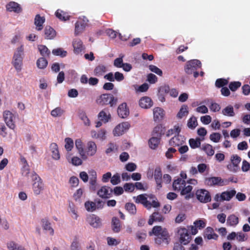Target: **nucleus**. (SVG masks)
Instances as JSON below:
<instances>
[{
	"instance_id": "nucleus-1",
	"label": "nucleus",
	"mask_w": 250,
	"mask_h": 250,
	"mask_svg": "<svg viewBox=\"0 0 250 250\" xmlns=\"http://www.w3.org/2000/svg\"><path fill=\"white\" fill-rule=\"evenodd\" d=\"M155 236V243L158 245L165 244L166 245L169 244L170 241V235L166 229H162L161 226H154L151 231L149 232V235Z\"/></svg>"
},
{
	"instance_id": "nucleus-2",
	"label": "nucleus",
	"mask_w": 250,
	"mask_h": 250,
	"mask_svg": "<svg viewBox=\"0 0 250 250\" xmlns=\"http://www.w3.org/2000/svg\"><path fill=\"white\" fill-rule=\"evenodd\" d=\"M22 171V175L25 176H30L32 180V189L34 193L39 195L44 190V184L41 177L34 171L30 174L29 169L24 167Z\"/></svg>"
},
{
	"instance_id": "nucleus-3",
	"label": "nucleus",
	"mask_w": 250,
	"mask_h": 250,
	"mask_svg": "<svg viewBox=\"0 0 250 250\" xmlns=\"http://www.w3.org/2000/svg\"><path fill=\"white\" fill-rule=\"evenodd\" d=\"M23 55V47L21 45L17 48L16 52L14 53L13 57L12 64L16 69V70L20 72L21 70L22 65V61Z\"/></svg>"
},
{
	"instance_id": "nucleus-4",
	"label": "nucleus",
	"mask_w": 250,
	"mask_h": 250,
	"mask_svg": "<svg viewBox=\"0 0 250 250\" xmlns=\"http://www.w3.org/2000/svg\"><path fill=\"white\" fill-rule=\"evenodd\" d=\"M202 64L198 60H192L188 61L185 67V71L188 74H193L194 78H196L199 76V73L197 70L201 67Z\"/></svg>"
},
{
	"instance_id": "nucleus-5",
	"label": "nucleus",
	"mask_w": 250,
	"mask_h": 250,
	"mask_svg": "<svg viewBox=\"0 0 250 250\" xmlns=\"http://www.w3.org/2000/svg\"><path fill=\"white\" fill-rule=\"evenodd\" d=\"M98 104L102 105L109 104L111 106L116 104L117 99L115 98L111 94H104L101 95L97 99Z\"/></svg>"
},
{
	"instance_id": "nucleus-6",
	"label": "nucleus",
	"mask_w": 250,
	"mask_h": 250,
	"mask_svg": "<svg viewBox=\"0 0 250 250\" xmlns=\"http://www.w3.org/2000/svg\"><path fill=\"white\" fill-rule=\"evenodd\" d=\"M204 183L209 187L223 186L228 184L227 181H225L220 177H207L205 179Z\"/></svg>"
},
{
	"instance_id": "nucleus-7",
	"label": "nucleus",
	"mask_w": 250,
	"mask_h": 250,
	"mask_svg": "<svg viewBox=\"0 0 250 250\" xmlns=\"http://www.w3.org/2000/svg\"><path fill=\"white\" fill-rule=\"evenodd\" d=\"M177 233L180 236L179 241L182 244L187 245L191 240V236L188 230L185 228H180L178 229Z\"/></svg>"
},
{
	"instance_id": "nucleus-8",
	"label": "nucleus",
	"mask_w": 250,
	"mask_h": 250,
	"mask_svg": "<svg viewBox=\"0 0 250 250\" xmlns=\"http://www.w3.org/2000/svg\"><path fill=\"white\" fill-rule=\"evenodd\" d=\"M3 116L6 125L10 128L14 129L16 127V116L9 110L4 111Z\"/></svg>"
},
{
	"instance_id": "nucleus-9",
	"label": "nucleus",
	"mask_w": 250,
	"mask_h": 250,
	"mask_svg": "<svg viewBox=\"0 0 250 250\" xmlns=\"http://www.w3.org/2000/svg\"><path fill=\"white\" fill-rule=\"evenodd\" d=\"M197 199L201 203H207L211 200V196L208 191L205 189H198L196 192Z\"/></svg>"
},
{
	"instance_id": "nucleus-10",
	"label": "nucleus",
	"mask_w": 250,
	"mask_h": 250,
	"mask_svg": "<svg viewBox=\"0 0 250 250\" xmlns=\"http://www.w3.org/2000/svg\"><path fill=\"white\" fill-rule=\"evenodd\" d=\"M231 164L227 166V168L230 171L236 172L240 170L239 164L241 161L240 157L237 155H232L230 158Z\"/></svg>"
},
{
	"instance_id": "nucleus-11",
	"label": "nucleus",
	"mask_w": 250,
	"mask_h": 250,
	"mask_svg": "<svg viewBox=\"0 0 250 250\" xmlns=\"http://www.w3.org/2000/svg\"><path fill=\"white\" fill-rule=\"evenodd\" d=\"M130 125L128 122H123L117 125L113 130V133L114 136H119L124 133L129 129Z\"/></svg>"
},
{
	"instance_id": "nucleus-12",
	"label": "nucleus",
	"mask_w": 250,
	"mask_h": 250,
	"mask_svg": "<svg viewBox=\"0 0 250 250\" xmlns=\"http://www.w3.org/2000/svg\"><path fill=\"white\" fill-rule=\"evenodd\" d=\"M113 189L107 186H103L98 191L97 194L102 198H108L112 196Z\"/></svg>"
},
{
	"instance_id": "nucleus-13",
	"label": "nucleus",
	"mask_w": 250,
	"mask_h": 250,
	"mask_svg": "<svg viewBox=\"0 0 250 250\" xmlns=\"http://www.w3.org/2000/svg\"><path fill=\"white\" fill-rule=\"evenodd\" d=\"M86 221L91 226L95 228H98L102 225L101 219L95 214L88 216Z\"/></svg>"
},
{
	"instance_id": "nucleus-14",
	"label": "nucleus",
	"mask_w": 250,
	"mask_h": 250,
	"mask_svg": "<svg viewBox=\"0 0 250 250\" xmlns=\"http://www.w3.org/2000/svg\"><path fill=\"white\" fill-rule=\"evenodd\" d=\"M185 140L184 136L177 134L169 140V144L172 146H180L184 143Z\"/></svg>"
},
{
	"instance_id": "nucleus-15",
	"label": "nucleus",
	"mask_w": 250,
	"mask_h": 250,
	"mask_svg": "<svg viewBox=\"0 0 250 250\" xmlns=\"http://www.w3.org/2000/svg\"><path fill=\"white\" fill-rule=\"evenodd\" d=\"M146 194H140L137 196L133 197V199L135 203L138 204L140 203L146 208H150L149 201L147 200V198L146 197Z\"/></svg>"
},
{
	"instance_id": "nucleus-16",
	"label": "nucleus",
	"mask_w": 250,
	"mask_h": 250,
	"mask_svg": "<svg viewBox=\"0 0 250 250\" xmlns=\"http://www.w3.org/2000/svg\"><path fill=\"white\" fill-rule=\"evenodd\" d=\"M7 11L20 13L22 11V8L20 5L15 1H10L6 5Z\"/></svg>"
},
{
	"instance_id": "nucleus-17",
	"label": "nucleus",
	"mask_w": 250,
	"mask_h": 250,
	"mask_svg": "<svg viewBox=\"0 0 250 250\" xmlns=\"http://www.w3.org/2000/svg\"><path fill=\"white\" fill-rule=\"evenodd\" d=\"M87 21V20H86V21L84 20L83 21L79 20L76 22L75 28V35L76 36L78 35L84 31Z\"/></svg>"
},
{
	"instance_id": "nucleus-18",
	"label": "nucleus",
	"mask_w": 250,
	"mask_h": 250,
	"mask_svg": "<svg viewBox=\"0 0 250 250\" xmlns=\"http://www.w3.org/2000/svg\"><path fill=\"white\" fill-rule=\"evenodd\" d=\"M204 237L205 239H207L208 240H217L218 239V235L214 232L213 228L208 227L204 231Z\"/></svg>"
},
{
	"instance_id": "nucleus-19",
	"label": "nucleus",
	"mask_w": 250,
	"mask_h": 250,
	"mask_svg": "<svg viewBox=\"0 0 250 250\" xmlns=\"http://www.w3.org/2000/svg\"><path fill=\"white\" fill-rule=\"evenodd\" d=\"M117 111L119 116L122 118L127 117L129 114V109L127 108V104L125 103H122L119 106Z\"/></svg>"
},
{
	"instance_id": "nucleus-20",
	"label": "nucleus",
	"mask_w": 250,
	"mask_h": 250,
	"mask_svg": "<svg viewBox=\"0 0 250 250\" xmlns=\"http://www.w3.org/2000/svg\"><path fill=\"white\" fill-rule=\"evenodd\" d=\"M164 115L165 111L162 108L156 107L153 109V118L155 122L162 120Z\"/></svg>"
},
{
	"instance_id": "nucleus-21",
	"label": "nucleus",
	"mask_w": 250,
	"mask_h": 250,
	"mask_svg": "<svg viewBox=\"0 0 250 250\" xmlns=\"http://www.w3.org/2000/svg\"><path fill=\"white\" fill-rule=\"evenodd\" d=\"M164 220V217L158 212H153L149 217L148 224L152 225L154 222H163Z\"/></svg>"
},
{
	"instance_id": "nucleus-22",
	"label": "nucleus",
	"mask_w": 250,
	"mask_h": 250,
	"mask_svg": "<svg viewBox=\"0 0 250 250\" xmlns=\"http://www.w3.org/2000/svg\"><path fill=\"white\" fill-rule=\"evenodd\" d=\"M139 105L142 108L147 109L152 106L153 102L150 98L144 97L140 100Z\"/></svg>"
},
{
	"instance_id": "nucleus-23",
	"label": "nucleus",
	"mask_w": 250,
	"mask_h": 250,
	"mask_svg": "<svg viewBox=\"0 0 250 250\" xmlns=\"http://www.w3.org/2000/svg\"><path fill=\"white\" fill-rule=\"evenodd\" d=\"M186 186V181L185 180L180 178H178L177 179L175 180L172 184V187L173 189L175 191H180L182 189L183 187Z\"/></svg>"
},
{
	"instance_id": "nucleus-24",
	"label": "nucleus",
	"mask_w": 250,
	"mask_h": 250,
	"mask_svg": "<svg viewBox=\"0 0 250 250\" xmlns=\"http://www.w3.org/2000/svg\"><path fill=\"white\" fill-rule=\"evenodd\" d=\"M73 46L75 53L78 54L84 49L82 41L79 39H76L73 42Z\"/></svg>"
},
{
	"instance_id": "nucleus-25",
	"label": "nucleus",
	"mask_w": 250,
	"mask_h": 250,
	"mask_svg": "<svg viewBox=\"0 0 250 250\" xmlns=\"http://www.w3.org/2000/svg\"><path fill=\"white\" fill-rule=\"evenodd\" d=\"M42 226L43 229L48 231L51 235H53L54 233V229L52 228L50 222L46 218H43L41 220Z\"/></svg>"
},
{
	"instance_id": "nucleus-26",
	"label": "nucleus",
	"mask_w": 250,
	"mask_h": 250,
	"mask_svg": "<svg viewBox=\"0 0 250 250\" xmlns=\"http://www.w3.org/2000/svg\"><path fill=\"white\" fill-rule=\"evenodd\" d=\"M50 150L52 153V158L58 160L60 158L58 145L56 143H52L50 145Z\"/></svg>"
},
{
	"instance_id": "nucleus-27",
	"label": "nucleus",
	"mask_w": 250,
	"mask_h": 250,
	"mask_svg": "<svg viewBox=\"0 0 250 250\" xmlns=\"http://www.w3.org/2000/svg\"><path fill=\"white\" fill-rule=\"evenodd\" d=\"M45 21L44 17H41L39 14H37L35 18L34 23L36 25V29L41 31L43 28V24Z\"/></svg>"
},
{
	"instance_id": "nucleus-28",
	"label": "nucleus",
	"mask_w": 250,
	"mask_h": 250,
	"mask_svg": "<svg viewBox=\"0 0 250 250\" xmlns=\"http://www.w3.org/2000/svg\"><path fill=\"white\" fill-rule=\"evenodd\" d=\"M44 34L45 39L51 40L55 38L56 33L52 27L50 26H47L44 29Z\"/></svg>"
},
{
	"instance_id": "nucleus-29",
	"label": "nucleus",
	"mask_w": 250,
	"mask_h": 250,
	"mask_svg": "<svg viewBox=\"0 0 250 250\" xmlns=\"http://www.w3.org/2000/svg\"><path fill=\"white\" fill-rule=\"evenodd\" d=\"M97 151V146L93 141H89L87 145V153L89 156H93Z\"/></svg>"
},
{
	"instance_id": "nucleus-30",
	"label": "nucleus",
	"mask_w": 250,
	"mask_h": 250,
	"mask_svg": "<svg viewBox=\"0 0 250 250\" xmlns=\"http://www.w3.org/2000/svg\"><path fill=\"white\" fill-rule=\"evenodd\" d=\"M112 229L115 233H118L121 230V224L120 220L116 217H113L112 219Z\"/></svg>"
},
{
	"instance_id": "nucleus-31",
	"label": "nucleus",
	"mask_w": 250,
	"mask_h": 250,
	"mask_svg": "<svg viewBox=\"0 0 250 250\" xmlns=\"http://www.w3.org/2000/svg\"><path fill=\"white\" fill-rule=\"evenodd\" d=\"M236 194L235 190H231L222 192L221 194V199L222 200H230Z\"/></svg>"
},
{
	"instance_id": "nucleus-32",
	"label": "nucleus",
	"mask_w": 250,
	"mask_h": 250,
	"mask_svg": "<svg viewBox=\"0 0 250 250\" xmlns=\"http://www.w3.org/2000/svg\"><path fill=\"white\" fill-rule=\"evenodd\" d=\"M107 71L106 67L103 64H99L94 70L95 76L99 77L102 76Z\"/></svg>"
},
{
	"instance_id": "nucleus-33",
	"label": "nucleus",
	"mask_w": 250,
	"mask_h": 250,
	"mask_svg": "<svg viewBox=\"0 0 250 250\" xmlns=\"http://www.w3.org/2000/svg\"><path fill=\"white\" fill-rule=\"evenodd\" d=\"M56 16L61 21H66L69 20L70 16L61 10L58 9L55 13Z\"/></svg>"
},
{
	"instance_id": "nucleus-34",
	"label": "nucleus",
	"mask_w": 250,
	"mask_h": 250,
	"mask_svg": "<svg viewBox=\"0 0 250 250\" xmlns=\"http://www.w3.org/2000/svg\"><path fill=\"white\" fill-rule=\"evenodd\" d=\"M75 146L78 149L80 154L82 156L83 158L85 159L86 157L85 156V152L83 148V143L80 139H77L75 141Z\"/></svg>"
},
{
	"instance_id": "nucleus-35",
	"label": "nucleus",
	"mask_w": 250,
	"mask_h": 250,
	"mask_svg": "<svg viewBox=\"0 0 250 250\" xmlns=\"http://www.w3.org/2000/svg\"><path fill=\"white\" fill-rule=\"evenodd\" d=\"M222 114L227 116L233 117L235 116L233 107L232 105H229L226 106L222 111Z\"/></svg>"
},
{
	"instance_id": "nucleus-36",
	"label": "nucleus",
	"mask_w": 250,
	"mask_h": 250,
	"mask_svg": "<svg viewBox=\"0 0 250 250\" xmlns=\"http://www.w3.org/2000/svg\"><path fill=\"white\" fill-rule=\"evenodd\" d=\"M238 218L234 214L230 215L227 218V224L230 226H235L238 223Z\"/></svg>"
},
{
	"instance_id": "nucleus-37",
	"label": "nucleus",
	"mask_w": 250,
	"mask_h": 250,
	"mask_svg": "<svg viewBox=\"0 0 250 250\" xmlns=\"http://www.w3.org/2000/svg\"><path fill=\"white\" fill-rule=\"evenodd\" d=\"M202 149L204 150L208 156H212L214 154V150L211 145L207 144L203 145Z\"/></svg>"
},
{
	"instance_id": "nucleus-38",
	"label": "nucleus",
	"mask_w": 250,
	"mask_h": 250,
	"mask_svg": "<svg viewBox=\"0 0 250 250\" xmlns=\"http://www.w3.org/2000/svg\"><path fill=\"white\" fill-rule=\"evenodd\" d=\"M188 114V106L187 105H183L177 113V117L179 119H182L184 116H187Z\"/></svg>"
},
{
	"instance_id": "nucleus-39",
	"label": "nucleus",
	"mask_w": 250,
	"mask_h": 250,
	"mask_svg": "<svg viewBox=\"0 0 250 250\" xmlns=\"http://www.w3.org/2000/svg\"><path fill=\"white\" fill-rule=\"evenodd\" d=\"M201 141V140L199 138H196L195 139L191 138L189 140V144L191 148L195 149L200 146Z\"/></svg>"
},
{
	"instance_id": "nucleus-40",
	"label": "nucleus",
	"mask_w": 250,
	"mask_h": 250,
	"mask_svg": "<svg viewBox=\"0 0 250 250\" xmlns=\"http://www.w3.org/2000/svg\"><path fill=\"white\" fill-rule=\"evenodd\" d=\"M7 248L9 250H25L21 246L19 245L13 241H11L7 244Z\"/></svg>"
},
{
	"instance_id": "nucleus-41",
	"label": "nucleus",
	"mask_w": 250,
	"mask_h": 250,
	"mask_svg": "<svg viewBox=\"0 0 250 250\" xmlns=\"http://www.w3.org/2000/svg\"><path fill=\"white\" fill-rule=\"evenodd\" d=\"M160 138L157 137H152L148 142L149 147L152 149H155L160 143Z\"/></svg>"
},
{
	"instance_id": "nucleus-42",
	"label": "nucleus",
	"mask_w": 250,
	"mask_h": 250,
	"mask_svg": "<svg viewBox=\"0 0 250 250\" xmlns=\"http://www.w3.org/2000/svg\"><path fill=\"white\" fill-rule=\"evenodd\" d=\"M98 118L101 121L107 123L110 119L111 116L110 114L107 115L104 110H102L99 113Z\"/></svg>"
},
{
	"instance_id": "nucleus-43",
	"label": "nucleus",
	"mask_w": 250,
	"mask_h": 250,
	"mask_svg": "<svg viewBox=\"0 0 250 250\" xmlns=\"http://www.w3.org/2000/svg\"><path fill=\"white\" fill-rule=\"evenodd\" d=\"M47 64V61L43 57L40 58L37 61V67L40 69H44L46 68Z\"/></svg>"
},
{
	"instance_id": "nucleus-44",
	"label": "nucleus",
	"mask_w": 250,
	"mask_h": 250,
	"mask_svg": "<svg viewBox=\"0 0 250 250\" xmlns=\"http://www.w3.org/2000/svg\"><path fill=\"white\" fill-rule=\"evenodd\" d=\"M198 125L197 119L194 116H192L188 121L187 125L190 129H194Z\"/></svg>"
},
{
	"instance_id": "nucleus-45",
	"label": "nucleus",
	"mask_w": 250,
	"mask_h": 250,
	"mask_svg": "<svg viewBox=\"0 0 250 250\" xmlns=\"http://www.w3.org/2000/svg\"><path fill=\"white\" fill-rule=\"evenodd\" d=\"M125 208L131 214L134 215L136 213V206L133 203H126L125 205Z\"/></svg>"
},
{
	"instance_id": "nucleus-46",
	"label": "nucleus",
	"mask_w": 250,
	"mask_h": 250,
	"mask_svg": "<svg viewBox=\"0 0 250 250\" xmlns=\"http://www.w3.org/2000/svg\"><path fill=\"white\" fill-rule=\"evenodd\" d=\"M64 113V110L60 107H58L52 110L51 115L54 117H60Z\"/></svg>"
},
{
	"instance_id": "nucleus-47",
	"label": "nucleus",
	"mask_w": 250,
	"mask_h": 250,
	"mask_svg": "<svg viewBox=\"0 0 250 250\" xmlns=\"http://www.w3.org/2000/svg\"><path fill=\"white\" fill-rule=\"evenodd\" d=\"M86 209L88 211L92 212L96 209V203L91 201H87L84 204Z\"/></svg>"
},
{
	"instance_id": "nucleus-48",
	"label": "nucleus",
	"mask_w": 250,
	"mask_h": 250,
	"mask_svg": "<svg viewBox=\"0 0 250 250\" xmlns=\"http://www.w3.org/2000/svg\"><path fill=\"white\" fill-rule=\"evenodd\" d=\"M229 81L228 80L223 78H219L216 80L215 84L216 87L218 88H222L227 85Z\"/></svg>"
},
{
	"instance_id": "nucleus-49",
	"label": "nucleus",
	"mask_w": 250,
	"mask_h": 250,
	"mask_svg": "<svg viewBox=\"0 0 250 250\" xmlns=\"http://www.w3.org/2000/svg\"><path fill=\"white\" fill-rule=\"evenodd\" d=\"M38 49L42 56H48L50 53L49 50L45 45H40L38 46Z\"/></svg>"
},
{
	"instance_id": "nucleus-50",
	"label": "nucleus",
	"mask_w": 250,
	"mask_h": 250,
	"mask_svg": "<svg viewBox=\"0 0 250 250\" xmlns=\"http://www.w3.org/2000/svg\"><path fill=\"white\" fill-rule=\"evenodd\" d=\"M65 148L68 151L71 150L72 148L73 147L74 143L72 139L70 138H66L65 139Z\"/></svg>"
},
{
	"instance_id": "nucleus-51",
	"label": "nucleus",
	"mask_w": 250,
	"mask_h": 250,
	"mask_svg": "<svg viewBox=\"0 0 250 250\" xmlns=\"http://www.w3.org/2000/svg\"><path fill=\"white\" fill-rule=\"evenodd\" d=\"M52 53L55 56H60L64 57L66 56L67 52L62 48H57L52 50Z\"/></svg>"
},
{
	"instance_id": "nucleus-52",
	"label": "nucleus",
	"mask_w": 250,
	"mask_h": 250,
	"mask_svg": "<svg viewBox=\"0 0 250 250\" xmlns=\"http://www.w3.org/2000/svg\"><path fill=\"white\" fill-rule=\"evenodd\" d=\"M181 131V128L178 125H175L173 129H169L167 132V136H169L172 134H179Z\"/></svg>"
},
{
	"instance_id": "nucleus-53",
	"label": "nucleus",
	"mask_w": 250,
	"mask_h": 250,
	"mask_svg": "<svg viewBox=\"0 0 250 250\" xmlns=\"http://www.w3.org/2000/svg\"><path fill=\"white\" fill-rule=\"evenodd\" d=\"M241 85V83L240 82H232L229 83V87L231 91H235Z\"/></svg>"
},
{
	"instance_id": "nucleus-54",
	"label": "nucleus",
	"mask_w": 250,
	"mask_h": 250,
	"mask_svg": "<svg viewBox=\"0 0 250 250\" xmlns=\"http://www.w3.org/2000/svg\"><path fill=\"white\" fill-rule=\"evenodd\" d=\"M124 188L126 192H132L135 189L134 184L131 183H125L124 185Z\"/></svg>"
},
{
	"instance_id": "nucleus-55",
	"label": "nucleus",
	"mask_w": 250,
	"mask_h": 250,
	"mask_svg": "<svg viewBox=\"0 0 250 250\" xmlns=\"http://www.w3.org/2000/svg\"><path fill=\"white\" fill-rule=\"evenodd\" d=\"M149 69L151 71L156 73L159 76H162L163 75L162 71L155 65L152 64L150 65L149 66Z\"/></svg>"
},
{
	"instance_id": "nucleus-56",
	"label": "nucleus",
	"mask_w": 250,
	"mask_h": 250,
	"mask_svg": "<svg viewBox=\"0 0 250 250\" xmlns=\"http://www.w3.org/2000/svg\"><path fill=\"white\" fill-rule=\"evenodd\" d=\"M221 138V134L219 133H213L209 136V139L214 143L219 142Z\"/></svg>"
},
{
	"instance_id": "nucleus-57",
	"label": "nucleus",
	"mask_w": 250,
	"mask_h": 250,
	"mask_svg": "<svg viewBox=\"0 0 250 250\" xmlns=\"http://www.w3.org/2000/svg\"><path fill=\"white\" fill-rule=\"evenodd\" d=\"M194 226L199 229H202L206 227V223L203 220H198L194 222Z\"/></svg>"
},
{
	"instance_id": "nucleus-58",
	"label": "nucleus",
	"mask_w": 250,
	"mask_h": 250,
	"mask_svg": "<svg viewBox=\"0 0 250 250\" xmlns=\"http://www.w3.org/2000/svg\"><path fill=\"white\" fill-rule=\"evenodd\" d=\"M120 176L118 173H116L111 177L110 182L112 185H117L120 182Z\"/></svg>"
},
{
	"instance_id": "nucleus-59",
	"label": "nucleus",
	"mask_w": 250,
	"mask_h": 250,
	"mask_svg": "<svg viewBox=\"0 0 250 250\" xmlns=\"http://www.w3.org/2000/svg\"><path fill=\"white\" fill-rule=\"evenodd\" d=\"M135 188L138 190H141L145 191L147 189V186L146 184L144 185L141 182H136L134 184Z\"/></svg>"
},
{
	"instance_id": "nucleus-60",
	"label": "nucleus",
	"mask_w": 250,
	"mask_h": 250,
	"mask_svg": "<svg viewBox=\"0 0 250 250\" xmlns=\"http://www.w3.org/2000/svg\"><path fill=\"white\" fill-rule=\"evenodd\" d=\"M193 188L191 186L188 185V186H185L182 188V189L181 190V194L182 195H186L189 193H190Z\"/></svg>"
},
{
	"instance_id": "nucleus-61",
	"label": "nucleus",
	"mask_w": 250,
	"mask_h": 250,
	"mask_svg": "<svg viewBox=\"0 0 250 250\" xmlns=\"http://www.w3.org/2000/svg\"><path fill=\"white\" fill-rule=\"evenodd\" d=\"M124 63L123 57L116 58L114 61V65L118 68H122Z\"/></svg>"
},
{
	"instance_id": "nucleus-62",
	"label": "nucleus",
	"mask_w": 250,
	"mask_h": 250,
	"mask_svg": "<svg viewBox=\"0 0 250 250\" xmlns=\"http://www.w3.org/2000/svg\"><path fill=\"white\" fill-rule=\"evenodd\" d=\"M157 77L154 74L150 73L147 76V80L150 83H155L157 81Z\"/></svg>"
},
{
	"instance_id": "nucleus-63",
	"label": "nucleus",
	"mask_w": 250,
	"mask_h": 250,
	"mask_svg": "<svg viewBox=\"0 0 250 250\" xmlns=\"http://www.w3.org/2000/svg\"><path fill=\"white\" fill-rule=\"evenodd\" d=\"M125 168L126 170L131 172L136 170L137 166L133 163H129L125 165Z\"/></svg>"
},
{
	"instance_id": "nucleus-64",
	"label": "nucleus",
	"mask_w": 250,
	"mask_h": 250,
	"mask_svg": "<svg viewBox=\"0 0 250 250\" xmlns=\"http://www.w3.org/2000/svg\"><path fill=\"white\" fill-rule=\"evenodd\" d=\"M70 250H80L79 242L76 239L72 242L70 247Z\"/></svg>"
}]
</instances>
